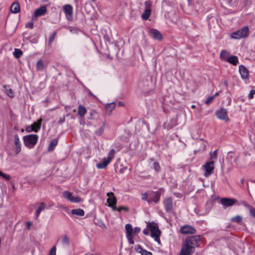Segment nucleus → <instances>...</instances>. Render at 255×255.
I'll return each mask as SVG.
<instances>
[{
	"label": "nucleus",
	"instance_id": "nucleus-1",
	"mask_svg": "<svg viewBox=\"0 0 255 255\" xmlns=\"http://www.w3.org/2000/svg\"><path fill=\"white\" fill-rule=\"evenodd\" d=\"M201 236L199 235L189 236L186 238L182 244L179 255H192L196 247L199 246Z\"/></svg>",
	"mask_w": 255,
	"mask_h": 255
},
{
	"label": "nucleus",
	"instance_id": "nucleus-2",
	"mask_svg": "<svg viewBox=\"0 0 255 255\" xmlns=\"http://www.w3.org/2000/svg\"><path fill=\"white\" fill-rule=\"evenodd\" d=\"M147 227L151 232V236L154 238V240L159 244H160L159 237L161 232L154 223H149L147 225Z\"/></svg>",
	"mask_w": 255,
	"mask_h": 255
},
{
	"label": "nucleus",
	"instance_id": "nucleus-3",
	"mask_svg": "<svg viewBox=\"0 0 255 255\" xmlns=\"http://www.w3.org/2000/svg\"><path fill=\"white\" fill-rule=\"evenodd\" d=\"M164 191L162 188H160L157 191H150L149 193V199L147 200L148 204L151 203L152 202L157 203L160 200V195Z\"/></svg>",
	"mask_w": 255,
	"mask_h": 255
},
{
	"label": "nucleus",
	"instance_id": "nucleus-4",
	"mask_svg": "<svg viewBox=\"0 0 255 255\" xmlns=\"http://www.w3.org/2000/svg\"><path fill=\"white\" fill-rule=\"evenodd\" d=\"M249 33V29L248 26H245L244 28L233 32L231 34L232 38L239 39L242 38H245L247 37Z\"/></svg>",
	"mask_w": 255,
	"mask_h": 255
},
{
	"label": "nucleus",
	"instance_id": "nucleus-5",
	"mask_svg": "<svg viewBox=\"0 0 255 255\" xmlns=\"http://www.w3.org/2000/svg\"><path fill=\"white\" fill-rule=\"evenodd\" d=\"M115 154V150L114 149L111 150L108 154V157L104 158V161L97 164L96 166L99 169L105 168L111 162L112 159L114 157Z\"/></svg>",
	"mask_w": 255,
	"mask_h": 255
},
{
	"label": "nucleus",
	"instance_id": "nucleus-6",
	"mask_svg": "<svg viewBox=\"0 0 255 255\" xmlns=\"http://www.w3.org/2000/svg\"><path fill=\"white\" fill-rule=\"evenodd\" d=\"M214 160L207 161L203 165V169L204 171V176L207 177L209 176L212 173L214 169Z\"/></svg>",
	"mask_w": 255,
	"mask_h": 255
},
{
	"label": "nucleus",
	"instance_id": "nucleus-7",
	"mask_svg": "<svg viewBox=\"0 0 255 255\" xmlns=\"http://www.w3.org/2000/svg\"><path fill=\"white\" fill-rule=\"evenodd\" d=\"M23 138L26 146L34 145L37 141L38 136L36 134H30L23 136Z\"/></svg>",
	"mask_w": 255,
	"mask_h": 255
},
{
	"label": "nucleus",
	"instance_id": "nucleus-8",
	"mask_svg": "<svg viewBox=\"0 0 255 255\" xmlns=\"http://www.w3.org/2000/svg\"><path fill=\"white\" fill-rule=\"evenodd\" d=\"M107 196L108 197L107 202L108 203V206L112 208L113 210L116 211L117 210L116 204L117 200L113 192H108L107 193Z\"/></svg>",
	"mask_w": 255,
	"mask_h": 255
},
{
	"label": "nucleus",
	"instance_id": "nucleus-9",
	"mask_svg": "<svg viewBox=\"0 0 255 255\" xmlns=\"http://www.w3.org/2000/svg\"><path fill=\"white\" fill-rule=\"evenodd\" d=\"M42 121V119L40 118L36 122H34L32 125L27 127L25 128L26 131L28 132H37L40 128Z\"/></svg>",
	"mask_w": 255,
	"mask_h": 255
},
{
	"label": "nucleus",
	"instance_id": "nucleus-10",
	"mask_svg": "<svg viewBox=\"0 0 255 255\" xmlns=\"http://www.w3.org/2000/svg\"><path fill=\"white\" fill-rule=\"evenodd\" d=\"M47 11V8L45 6H41L39 8L35 10L34 14L32 16V20L36 19V17L44 15Z\"/></svg>",
	"mask_w": 255,
	"mask_h": 255
},
{
	"label": "nucleus",
	"instance_id": "nucleus-11",
	"mask_svg": "<svg viewBox=\"0 0 255 255\" xmlns=\"http://www.w3.org/2000/svg\"><path fill=\"white\" fill-rule=\"evenodd\" d=\"M125 229L126 230L127 238L128 241L129 243L130 244H133V236L131 235V233L132 232V226L129 224H127L125 226Z\"/></svg>",
	"mask_w": 255,
	"mask_h": 255
},
{
	"label": "nucleus",
	"instance_id": "nucleus-12",
	"mask_svg": "<svg viewBox=\"0 0 255 255\" xmlns=\"http://www.w3.org/2000/svg\"><path fill=\"white\" fill-rule=\"evenodd\" d=\"M180 232L182 234H194L196 233V229L189 225H185L180 228Z\"/></svg>",
	"mask_w": 255,
	"mask_h": 255
},
{
	"label": "nucleus",
	"instance_id": "nucleus-13",
	"mask_svg": "<svg viewBox=\"0 0 255 255\" xmlns=\"http://www.w3.org/2000/svg\"><path fill=\"white\" fill-rule=\"evenodd\" d=\"M216 115L218 118L220 120L226 121L229 120L227 110L225 109H221L217 110L216 112Z\"/></svg>",
	"mask_w": 255,
	"mask_h": 255
},
{
	"label": "nucleus",
	"instance_id": "nucleus-14",
	"mask_svg": "<svg viewBox=\"0 0 255 255\" xmlns=\"http://www.w3.org/2000/svg\"><path fill=\"white\" fill-rule=\"evenodd\" d=\"M237 200L235 199H231L227 198H223L221 199V204L226 207H230L233 206Z\"/></svg>",
	"mask_w": 255,
	"mask_h": 255
},
{
	"label": "nucleus",
	"instance_id": "nucleus-15",
	"mask_svg": "<svg viewBox=\"0 0 255 255\" xmlns=\"http://www.w3.org/2000/svg\"><path fill=\"white\" fill-rule=\"evenodd\" d=\"M63 10L67 16V18L68 20L71 19L73 14L72 6L70 4H66L63 6Z\"/></svg>",
	"mask_w": 255,
	"mask_h": 255
},
{
	"label": "nucleus",
	"instance_id": "nucleus-16",
	"mask_svg": "<svg viewBox=\"0 0 255 255\" xmlns=\"http://www.w3.org/2000/svg\"><path fill=\"white\" fill-rule=\"evenodd\" d=\"M149 34L154 39L160 41L162 39V36L160 32L155 29H150L149 30Z\"/></svg>",
	"mask_w": 255,
	"mask_h": 255
},
{
	"label": "nucleus",
	"instance_id": "nucleus-17",
	"mask_svg": "<svg viewBox=\"0 0 255 255\" xmlns=\"http://www.w3.org/2000/svg\"><path fill=\"white\" fill-rule=\"evenodd\" d=\"M163 204L167 212H170L173 208L172 200L171 198H167L164 200Z\"/></svg>",
	"mask_w": 255,
	"mask_h": 255
},
{
	"label": "nucleus",
	"instance_id": "nucleus-18",
	"mask_svg": "<svg viewBox=\"0 0 255 255\" xmlns=\"http://www.w3.org/2000/svg\"><path fill=\"white\" fill-rule=\"evenodd\" d=\"M239 72L241 77L243 79H248L249 78V71L243 65L239 66Z\"/></svg>",
	"mask_w": 255,
	"mask_h": 255
},
{
	"label": "nucleus",
	"instance_id": "nucleus-19",
	"mask_svg": "<svg viewBox=\"0 0 255 255\" xmlns=\"http://www.w3.org/2000/svg\"><path fill=\"white\" fill-rule=\"evenodd\" d=\"M151 84V82L148 80H145V81H143L140 82L139 84V87L141 88V90L143 92L145 93H148L149 92L150 90L149 89V85Z\"/></svg>",
	"mask_w": 255,
	"mask_h": 255
},
{
	"label": "nucleus",
	"instance_id": "nucleus-20",
	"mask_svg": "<svg viewBox=\"0 0 255 255\" xmlns=\"http://www.w3.org/2000/svg\"><path fill=\"white\" fill-rule=\"evenodd\" d=\"M14 144L15 147V152L16 154H17L21 151V143L17 134H15L14 135Z\"/></svg>",
	"mask_w": 255,
	"mask_h": 255
},
{
	"label": "nucleus",
	"instance_id": "nucleus-21",
	"mask_svg": "<svg viewBox=\"0 0 255 255\" xmlns=\"http://www.w3.org/2000/svg\"><path fill=\"white\" fill-rule=\"evenodd\" d=\"M3 88L4 93L10 98H13L14 97V93L13 92L12 90L9 88V86L3 85Z\"/></svg>",
	"mask_w": 255,
	"mask_h": 255
},
{
	"label": "nucleus",
	"instance_id": "nucleus-22",
	"mask_svg": "<svg viewBox=\"0 0 255 255\" xmlns=\"http://www.w3.org/2000/svg\"><path fill=\"white\" fill-rule=\"evenodd\" d=\"M10 10L11 12L14 13H17L20 11L19 4L17 1H15L12 4Z\"/></svg>",
	"mask_w": 255,
	"mask_h": 255
},
{
	"label": "nucleus",
	"instance_id": "nucleus-23",
	"mask_svg": "<svg viewBox=\"0 0 255 255\" xmlns=\"http://www.w3.org/2000/svg\"><path fill=\"white\" fill-rule=\"evenodd\" d=\"M115 106L116 104L114 102L107 104L106 106V112L109 115H110L114 110Z\"/></svg>",
	"mask_w": 255,
	"mask_h": 255
},
{
	"label": "nucleus",
	"instance_id": "nucleus-24",
	"mask_svg": "<svg viewBox=\"0 0 255 255\" xmlns=\"http://www.w3.org/2000/svg\"><path fill=\"white\" fill-rule=\"evenodd\" d=\"M71 213L73 215H75L79 216H83L85 214L84 211L83 209L80 208L73 209L71 211Z\"/></svg>",
	"mask_w": 255,
	"mask_h": 255
},
{
	"label": "nucleus",
	"instance_id": "nucleus-25",
	"mask_svg": "<svg viewBox=\"0 0 255 255\" xmlns=\"http://www.w3.org/2000/svg\"><path fill=\"white\" fill-rule=\"evenodd\" d=\"M87 113V110L85 107L80 105L78 108V113L81 117H83Z\"/></svg>",
	"mask_w": 255,
	"mask_h": 255
},
{
	"label": "nucleus",
	"instance_id": "nucleus-26",
	"mask_svg": "<svg viewBox=\"0 0 255 255\" xmlns=\"http://www.w3.org/2000/svg\"><path fill=\"white\" fill-rule=\"evenodd\" d=\"M45 208V204L43 202H41L40 203V206L38 207V209L35 212V216L36 218H38L41 212L44 210Z\"/></svg>",
	"mask_w": 255,
	"mask_h": 255
},
{
	"label": "nucleus",
	"instance_id": "nucleus-27",
	"mask_svg": "<svg viewBox=\"0 0 255 255\" xmlns=\"http://www.w3.org/2000/svg\"><path fill=\"white\" fill-rule=\"evenodd\" d=\"M227 61L233 65H236L238 62V59L236 56H231L228 57Z\"/></svg>",
	"mask_w": 255,
	"mask_h": 255
},
{
	"label": "nucleus",
	"instance_id": "nucleus-28",
	"mask_svg": "<svg viewBox=\"0 0 255 255\" xmlns=\"http://www.w3.org/2000/svg\"><path fill=\"white\" fill-rule=\"evenodd\" d=\"M58 143V139H53L51 141L49 145L48 150V151H52L54 149V147L57 145Z\"/></svg>",
	"mask_w": 255,
	"mask_h": 255
},
{
	"label": "nucleus",
	"instance_id": "nucleus-29",
	"mask_svg": "<svg viewBox=\"0 0 255 255\" xmlns=\"http://www.w3.org/2000/svg\"><path fill=\"white\" fill-rule=\"evenodd\" d=\"M136 250L139 252L142 255H152L151 253L143 250L141 246L139 245L137 247Z\"/></svg>",
	"mask_w": 255,
	"mask_h": 255
},
{
	"label": "nucleus",
	"instance_id": "nucleus-30",
	"mask_svg": "<svg viewBox=\"0 0 255 255\" xmlns=\"http://www.w3.org/2000/svg\"><path fill=\"white\" fill-rule=\"evenodd\" d=\"M151 14V10L145 9L144 12L141 15V17L144 20H147Z\"/></svg>",
	"mask_w": 255,
	"mask_h": 255
},
{
	"label": "nucleus",
	"instance_id": "nucleus-31",
	"mask_svg": "<svg viewBox=\"0 0 255 255\" xmlns=\"http://www.w3.org/2000/svg\"><path fill=\"white\" fill-rule=\"evenodd\" d=\"M243 220V218L242 216L240 215H237L235 217H234L231 219V221L236 223H240Z\"/></svg>",
	"mask_w": 255,
	"mask_h": 255
},
{
	"label": "nucleus",
	"instance_id": "nucleus-32",
	"mask_svg": "<svg viewBox=\"0 0 255 255\" xmlns=\"http://www.w3.org/2000/svg\"><path fill=\"white\" fill-rule=\"evenodd\" d=\"M22 51L19 49H15L13 52V55L16 58L20 57L22 55Z\"/></svg>",
	"mask_w": 255,
	"mask_h": 255
},
{
	"label": "nucleus",
	"instance_id": "nucleus-33",
	"mask_svg": "<svg viewBox=\"0 0 255 255\" xmlns=\"http://www.w3.org/2000/svg\"><path fill=\"white\" fill-rule=\"evenodd\" d=\"M72 193H70L69 191H64L63 192V197L65 199H67V200H68L69 201H70V199L71 198V197H72Z\"/></svg>",
	"mask_w": 255,
	"mask_h": 255
},
{
	"label": "nucleus",
	"instance_id": "nucleus-34",
	"mask_svg": "<svg viewBox=\"0 0 255 255\" xmlns=\"http://www.w3.org/2000/svg\"><path fill=\"white\" fill-rule=\"evenodd\" d=\"M36 67L39 70H42L44 68V64L41 60H39L37 62Z\"/></svg>",
	"mask_w": 255,
	"mask_h": 255
},
{
	"label": "nucleus",
	"instance_id": "nucleus-35",
	"mask_svg": "<svg viewBox=\"0 0 255 255\" xmlns=\"http://www.w3.org/2000/svg\"><path fill=\"white\" fill-rule=\"evenodd\" d=\"M62 243L64 245L68 246L69 245V240L67 235H64L62 239Z\"/></svg>",
	"mask_w": 255,
	"mask_h": 255
},
{
	"label": "nucleus",
	"instance_id": "nucleus-36",
	"mask_svg": "<svg viewBox=\"0 0 255 255\" xmlns=\"http://www.w3.org/2000/svg\"><path fill=\"white\" fill-rule=\"evenodd\" d=\"M217 157V150L214 151L213 152H211L210 154V159L211 160L213 159H216Z\"/></svg>",
	"mask_w": 255,
	"mask_h": 255
},
{
	"label": "nucleus",
	"instance_id": "nucleus-37",
	"mask_svg": "<svg viewBox=\"0 0 255 255\" xmlns=\"http://www.w3.org/2000/svg\"><path fill=\"white\" fill-rule=\"evenodd\" d=\"M140 231V228L139 227H135L134 229L132 228V232L131 233V235L132 236H135L138 233H139Z\"/></svg>",
	"mask_w": 255,
	"mask_h": 255
},
{
	"label": "nucleus",
	"instance_id": "nucleus-38",
	"mask_svg": "<svg viewBox=\"0 0 255 255\" xmlns=\"http://www.w3.org/2000/svg\"><path fill=\"white\" fill-rule=\"evenodd\" d=\"M70 201L74 203H78L81 201V198L78 196H73L72 195L71 198L70 199Z\"/></svg>",
	"mask_w": 255,
	"mask_h": 255
},
{
	"label": "nucleus",
	"instance_id": "nucleus-39",
	"mask_svg": "<svg viewBox=\"0 0 255 255\" xmlns=\"http://www.w3.org/2000/svg\"><path fill=\"white\" fill-rule=\"evenodd\" d=\"M105 129V124H103V126L100 128L97 131H95V133L97 135H100L103 132Z\"/></svg>",
	"mask_w": 255,
	"mask_h": 255
},
{
	"label": "nucleus",
	"instance_id": "nucleus-40",
	"mask_svg": "<svg viewBox=\"0 0 255 255\" xmlns=\"http://www.w3.org/2000/svg\"><path fill=\"white\" fill-rule=\"evenodd\" d=\"M56 34H57V32L56 31L54 32L53 33H52L51 34V35L49 37V40H48V42L49 44H51L53 42V41H54V38L56 36Z\"/></svg>",
	"mask_w": 255,
	"mask_h": 255
},
{
	"label": "nucleus",
	"instance_id": "nucleus-41",
	"mask_svg": "<svg viewBox=\"0 0 255 255\" xmlns=\"http://www.w3.org/2000/svg\"><path fill=\"white\" fill-rule=\"evenodd\" d=\"M153 165V168L156 171L158 172L160 170V166L158 162H154Z\"/></svg>",
	"mask_w": 255,
	"mask_h": 255
},
{
	"label": "nucleus",
	"instance_id": "nucleus-42",
	"mask_svg": "<svg viewBox=\"0 0 255 255\" xmlns=\"http://www.w3.org/2000/svg\"><path fill=\"white\" fill-rule=\"evenodd\" d=\"M145 9L151 10V2L149 0L146 1L144 2Z\"/></svg>",
	"mask_w": 255,
	"mask_h": 255
},
{
	"label": "nucleus",
	"instance_id": "nucleus-43",
	"mask_svg": "<svg viewBox=\"0 0 255 255\" xmlns=\"http://www.w3.org/2000/svg\"><path fill=\"white\" fill-rule=\"evenodd\" d=\"M248 207L250 214L255 218V209L249 205L248 206Z\"/></svg>",
	"mask_w": 255,
	"mask_h": 255
},
{
	"label": "nucleus",
	"instance_id": "nucleus-44",
	"mask_svg": "<svg viewBox=\"0 0 255 255\" xmlns=\"http://www.w3.org/2000/svg\"><path fill=\"white\" fill-rule=\"evenodd\" d=\"M0 176H2L3 178L7 180H9L10 179L11 177L9 175L3 173V172L0 171Z\"/></svg>",
	"mask_w": 255,
	"mask_h": 255
},
{
	"label": "nucleus",
	"instance_id": "nucleus-45",
	"mask_svg": "<svg viewBox=\"0 0 255 255\" xmlns=\"http://www.w3.org/2000/svg\"><path fill=\"white\" fill-rule=\"evenodd\" d=\"M56 248L54 246L52 247L48 254V255H56Z\"/></svg>",
	"mask_w": 255,
	"mask_h": 255
},
{
	"label": "nucleus",
	"instance_id": "nucleus-46",
	"mask_svg": "<svg viewBox=\"0 0 255 255\" xmlns=\"http://www.w3.org/2000/svg\"><path fill=\"white\" fill-rule=\"evenodd\" d=\"M255 94V90L252 89L251 90L249 95L248 98L251 100L254 98V96Z\"/></svg>",
	"mask_w": 255,
	"mask_h": 255
},
{
	"label": "nucleus",
	"instance_id": "nucleus-47",
	"mask_svg": "<svg viewBox=\"0 0 255 255\" xmlns=\"http://www.w3.org/2000/svg\"><path fill=\"white\" fill-rule=\"evenodd\" d=\"M228 54V52L226 50H223L220 53V57L222 58H225L226 56Z\"/></svg>",
	"mask_w": 255,
	"mask_h": 255
},
{
	"label": "nucleus",
	"instance_id": "nucleus-48",
	"mask_svg": "<svg viewBox=\"0 0 255 255\" xmlns=\"http://www.w3.org/2000/svg\"><path fill=\"white\" fill-rule=\"evenodd\" d=\"M215 99V96H211L210 97H209L206 101L205 102V103L207 104V105H209V104H210L212 102V101L214 100V99Z\"/></svg>",
	"mask_w": 255,
	"mask_h": 255
},
{
	"label": "nucleus",
	"instance_id": "nucleus-49",
	"mask_svg": "<svg viewBox=\"0 0 255 255\" xmlns=\"http://www.w3.org/2000/svg\"><path fill=\"white\" fill-rule=\"evenodd\" d=\"M116 210L119 212H121L122 210H125V211L128 212V208L127 207L121 206L118 208H117Z\"/></svg>",
	"mask_w": 255,
	"mask_h": 255
},
{
	"label": "nucleus",
	"instance_id": "nucleus-50",
	"mask_svg": "<svg viewBox=\"0 0 255 255\" xmlns=\"http://www.w3.org/2000/svg\"><path fill=\"white\" fill-rule=\"evenodd\" d=\"M149 197V194L144 193L142 194V199L143 200H146L147 202V200H148Z\"/></svg>",
	"mask_w": 255,
	"mask_h": 255
},
{
	"label": "nucleus",
	"instance_id": "nucleus-51",
	"mask_svg": "<svg viewBox=\"0 0 255 255\" xmlns=\"http://www.w3.org/2000/svg\"><path fill=\"white\" fill-rule=\"evenodd\" d=\"M26 27L27 28H29L30 29L33 28V23L32 22H28L26 24Z\"/></svg>",
	"mask_w": 255,
	"mask_h": 255
},
{
	"label": "nucleus",
	"instance_id": "nucleus-52",
	"mask_svg": "<svg viewBox=\"0 0 255 255\" xmlns=\"http://www.w3.org/2000/svg\"><path fill=\"white\" fill-rule=\"evenodd\" d=\"M96 113H97L95 110H91L90 113V116L91 117L95 116L96 115Z\"/></svg>",
	"mask_w": 255,
	"mask_h": 255
},
{
	"label": "nucleus",
	"instance_id": "nucleus-53",
	"mask_svg": "<svg viewBox=\"0 0 255 255\" xmlns=\"http://www.w3.org/2000/svg\"><path fill=\"white\" fill-rule=\"evenodd\" d=\"M26 225H27V229L28 230H29L30 228V227L32 225V222H28L26 223Z\"/></svg>",
	"mask_w": 255,
	"mask_h": 255
},
{
	"label": "nucleus",
	"instance_id": "nucleus-54",
	"mask_svg": "<svg viewBox=\"0 0 255 255\" xmlns=\"http://www.w3.org/2000/svg\"><path fill=\"white\" fill-rule=\"evenodd\" d=\"M88 93L89 95L91 96L93 98H94L95 99L97 98L96 96L95 95H94L89 90H88Z\"/></svg>",
	"mask_w": 255,
	"mask_h": 255
},
{
	"label": "nucleus",
	"instance_id": "nucleus-55",
	"mask_svg": "<svg viewBox=\"0 0 255 255\" xmlns=\"http://www.w3.org/2000/svg\"><path fill=\"white\" fill-rule=\"evenodd\" d=\"M143 234H144L145 235H148L149 234L148 230L147 229L143 230Z\"/></svg>",
	"mask_w": 255,
	"mask_h": 255
},
{
	"label": "nucleus",
	"instance_id": "nucleus-56",
	"mask_svg": "<svg viewBox=\"0 0 255 255\" xmlns=\"http://www.w3.org/2000/svg\"><path fill=\"white\" fill-rule=\"evenodd\" d=\"M100 226L101 227L103 226L104 227H106V226H105V224L103 222H101V225H100Z\"/></svg>",
	"mask_w": 255,
	"mask_h": 255
},
{
	"label": "nucleus",
	"instance_id": "nucleus-57",
	"mask_svg": "<svg viewBox=\"0 0 255 255\" xmlns=\"http://www.w3.org/2000/svg\"><path fill=\"white\" fill-rule=\"evenodd\" d=\"M119 105L120 106H123V103H122V102H119Z\"/></svg>",
	"mask_w": 255,
	"mask_h": 255
},
{
	"label": "nucleus",
	"instance_id": "nucleus-58",
	"mask_svg": "<svg viewBox=\"0 0 255 255\" xmlns=\"http://www.w3.org/2000/svg\"><path fill=\"white\" fill-rule=\"evenodd\" d=\"M219 93H216L214 95H213V96H215V98L218 95Z\"/></svg>",
	"mask_w": 255,
	"mask_h": 255
},
{
	"label": "nucleus",
	"instance_id": "nucleus-59",
	"mask_svg": "<svg viewBox=\"0 0 255 255\" xmlns=\"http://www.w3.org/2000/svg\"><path fill=\"white\" fill-rule=\"evenodd\" d=\"M191 108H192V109H194V108L196 107V106H195V105H192V106H191Z\"/></svg>",
	"mask_w": 255,
	"mask_h": 255
},
{
	"label": "nucleus",
	"instance_id": "nucleus-60",
	"mask_svg": "<svg viewBox=\"0 0 255 255\" xmlns=\"http://www.w3.org/2000/svg\"><path fill=\"white\" fill-rule=\"evenodd\" d=\"M244 179H242L241 181V182L242 184H244Z\"/></svg>",
	"mask_w": 255,
	"mask_h": 255
},
{
	"label": "nucleus",
	"instance_id": "nucleus-61",
	"mask_svg": "<svg viewBox=\"0 0 255 255\" xmlns=\"http://www.w3.org/2000/svg\"><path fill=\"white\" fill-rule=\"evenodd\" d=\"M225 84L226 86H227V81H226V82H225Z\"/></svg>",
	"mask_w": 255,
	"mask_h": 255
},
{
	"label": "nucleus",
	"instance_id": "nucleus-62",
	"mask_svg": "<svg viewBox=\"0 0 255 255\" xmlns=\"http://www.w3.org/2000/svg\"><path fill=\"white\" fill-rule=\"evenodd\" d=\"M228 0L229 2L230 3L233 0Z\"/></svg>",
	"mask_w": 255,
	"mask_h": 255
},
{
	"label": "nucleus",
	"instance_id": "nucleus-63",
	"mask_svg": "<svg viewBox=\"0 0 255 255\" xmlns=\"http://www.w3.org/2000/svg\"><path fill=\"white\" fill-rule=\"evenodd\" d=\"M151 161H153V158H151Z\"/></svg>",
	"mask_w": 255,
	"mask_h": 255
},
{
	"label": "nucleus",
	"instance_id": "nucleus-64",
	"mask_svg": "<svg viewBox=\"0 0 255 255\" xmlns=\"http://www.w3.org/2000/svg\"><path fill=\"white\" fill-rule=\"evenodd\" d=\"M189 2H190L191 0H187Z\"/></svg>",
	"mask_w": 255,
	"mask_h": 255
}]
</instances>
